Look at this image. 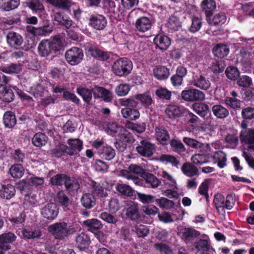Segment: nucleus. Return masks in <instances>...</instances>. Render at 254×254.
<instances>
[{"instance_id": "4", "label": "nucleus", "mask_w": 254, "mask_h": 254, "mask_svg": "<svg viewBox=\"0 0 254 254\" xmlns=\"http://www.w3.org/2000/svg\"><path fill=\"white\" fill-rule=\"evenodd\" d=\"M132 68V64L130 60L127 58H121L114 62L112 70L117 76H124L129 74Z\"/></svg>"}, {"instance_id": "51", "label": "nucleus", "mask_w": 254, "mask_h": 254, "mask_svg": "<svg viewBox=\"0 0 254 254\" xmlns=\"http://www.w3.org/2000/svg\"><path fill=\"white\" fill-rule=\"evenodd\" d=\"M68 178V177L64 174H58L52 177L50 182L53 185H65Z\"/></svg>"}, {"instance_id": "35", "label": "nucleus", "mask_w": 254, "mask_h": 254, "mask_svg": "<svg viewBox=\"0 0 254 254\" xmlns=\"http://www.w3.org/2000/svg\"><path fill=\"white\" fill-rule=\"evenodd\" d=\"M143 178L146 183L152 189H156L161 185V182L152 174L146 173Z\"/></svg>"}, {"instance_id": "50", "label": "nucleus", "mask_w": 254, "mask_h": 254, "mask_svg": "<svg viewBox=\"0 0 254 254\" xmlns=\"http://www.w3.org/2000/svg\"><path fill=\"white\" fill-rule=\"evenodd\" d=\"M21 232L23 238L26 239L38 238L42 235V233L39 229L30 230L25 229Z\"/></svg>"}, {"instance_id": "46", "label": "nucleus", "mask_w": 254, "mask_h": 254, "mask_svg": "<svg viewBox=\"0 0 254 254\" xmlns=\"http://www.w3.org/2000/svg\"><path fill=\"white\" fill-rule=\"evenodd\" d=\"M3 123L6 127H12L16 123L15 115L11 112H6L3 116Z\"/></svg>"}, {"instance_id": "31", "label": "nucleus", "mask_w": 254, "mask_h": 254, "mask_svg": "<svg viewBox=\"0 0 254 254\" xmlns=\"http://www.w3.org/2000/svg\"><path fill=\"white\" fill-rule=\"evenodd\" d=\"M2 1L0 9L5 11L16 8L20 4V0H2Z\"/></svg>"}, {"instance_id": "64", "label": "nucleus", "mask_w": 254, "mask_h": 254, "mask_svg": "<svg viewBox=\"0 0 254 254\" xmlns=\"http://www.w3.org/2000/svg\"><path fill=\"white\" fill-rule=\"evenodd\" d=\"M130 89V86L128 84H121L116 87L115 92L118 96H123L126 95Z\"/></svg>"}, {"instance_id": "12", "label": "nucleus", "mask_w": 254, "mask_h": 254, "mask_svg": "<svg viewBox=\"0 0 254 254\" xmlns=\"http://www.w3.org/2000/svg\"><path fill=\"white\" fill-rule=\"evenodd\" d=\"M155 145L147 140H142L140 144L136 147L137 152L141 156L149 157L153 155Z\"/></svg>"}, {"instance_id": "49", "label": "nucleus", "mask_w": 254, "mask_h": 254, "mask_svg": "<svg viewBox=\"0 0 254 254\" xmlns=\"http://www.w3.org/2000/svg\"><path fill=\"white\" fill-rule=\"evenodd\" d=\"M214 203L216 209L220 213H224V202L225 198L223 195L221 194H217L215 195Z\"/></svg>"}, {"instance_id": "57", "label": "nucleus", "mask_w": 254, "mask_h": 254, "mask_svg": "<svg viewBox=\"0 0 254 254\" xmlns=\"http://www.w3.org/2000/svg\"><path fill=\"white\" fill-rule=\"evenodd\" d=\"M22 69L21 66L20 64H12L8 66H3L1 70L6 73H17L19 72Z\"/></svg>"}, {"instance_id": "23", "label": "nucleus", "mask_w": 254, "mask_h": 254, "mask_svg": "<svg viewBox=\"0 0 254 254\" xmlns=\"http://www.w3.org/2000/svg\"><path fill=\"white\" fill-rule=\"evenodd\" d=\"M53 6L64 10H68L74 4L71 0H45Z\"/></svg>"}, {"instance_id": "44", "label": "nucleus", "mask_w": 254, "mask_h": 254, "mask_svg": "<svg viewBox=\"0 0 254 254\" xmlns=\"http://www.w3.org/2000/svg\"><path fill=\"white\" fill-rule=\"evenodd\" d=\"M200 232L190 227L185 228L182 233V238L185 241H190L191 239L198 237Z\"/></svg>"}, {"instance_id": "8", "label": "nucleus", "mask_w": 254, "mask_h": 254, "mask_svg": "<svg viewBox=\"0 0 254 254\" xmlns=\"http://www.w3.org/2000/svg\"><path fill=\"white\" fill-rule=\"evenodd\" d=\"M85 50L92 57L101 61L107 60L110 57V53L99 49L95 45L90 43L86 45Z\"/></svg>"}, {"instance_id": "62", "label": "nucleus", "mask_w": 254, "mask_h": 254, "mask_svg": "<svg viewBox=\"0 0 254 254\" xmlns=\"http://www.w3.org/2000/svg\"><path fill=\"white\" fill-rule=\"evenodd\" d=\"M77 92L85 102H89L91 101L92 93L90 90L85 88H77Z\"/></svg>"}, {"instance_id": "55", "label": "nucleus", "mask_w": 254, "mask_h": 254, "mask_svg": "<svg viewBox=\"0 0 254 254\" xmlns=\"http://www.w3.org/2000/svg\"><path fill=\"white\" fill-rule=\"evenodd\" d=\"M214 158L218 161L217 165L220 168H223L226 166V155L223 151H219L215 152L214 154Z\"/></svg>"}, {"instance_id": "24", "label": "nucleus", "mask_w": 254, "mask_h": 254, "mask_svg": "<svg viewBox=\"0 0 254 254\" xmlns=\"http://www.w3.org/2000/svg\"><path fill=\"white\" fill-rule=\"evenodd\" d=\"M7 42L12 47L20 46L23 42V38L20 35L14 32H9L6 36Z\"/></svg>"}, {"instance_id": "9", "label": "nucleus", "mask_w": 254, "mask_h": 254, "mask_svg": "<svg viewBox=\"0 0 254 254\" xmlns=\"http://www.w3.org/2000/svg\"><path fill=\"white\" fill-rule=\"evenodd\" d=\"M124 208L127 217L132 220H136L139 217V213L137 203L132 201H126Z\"/></svg>"}, {"instance_id": "21", "label": "nucleus", "mask_w": 254, "mask_h": 254, "mask_svg": "<svg viewBox=\"0 0 254 254\" xmlns=\"http://www.w3.org/2000/svg\"><path fill=\"white\" fill-rule=\"evenodd\" d=\"M154 42L157 47L161 50H166L171 44L170 38L167 36L160 34L156 35Z\"/></svg>"}, {"instance_id": "10", "label": "nucleus", "mask_w": 254, "mask_h": 254, "mask_svg": "<svg viewBox=\"0 0 254 254\" xmlns=\"http://www.w3.org/2000/svg\"><path fill=\"white\" fill-rule=\"evenodd\" d=\"M89 24L96 30H103L107 25L106 17L102 14H93L89 18Z\"/></svg>"}, {"instance_id": "14", "label": "nucleus", "mask_w": 254, "mask_h": 254, "mask_svg": "<svg viewBox=\"0 0 254 254\" xmlns=\"http://www.w3.org/2000/svg\"><path fill=\"white\" fill-rule=\"evenodd\" d=\"M66 154L70 156L77 154L82 149V141L78 139H69L67 141Z\"/></svg>"}, {"instance_id": "53", "label": "nucleus", "mask_w": 254, "mask_h": 254, "mask_svg": "<svg viewBox=\"0 0 254 254\" xmlns=\"http://www.w3.org/2000/svg\"><path fill=\"white\" fill-rule=\"evenodd\" d=\"M47 140V136L43 133H37L32 138L33 144L37 147L44 145Z\"/></svg>"}, {"instance_id": "18", "label": "nucleus", "mask_w": 254, "mask_h": 254, "mask_svg": "<svg viewBox=\"0 0 254 254\" xmlns=\"http://www.w3.org/2000/svg\"><path fill=\"white\" fill-rule=\"evenodd\" d=\"M193 85L202 90H207L211 85L209 80L202 75H196L193 77Z\"/></svg>"}, {"instance_id": "22", "label": "nucleus", "mask_w": 254, "mask_h": 254, "mask_svg": "<svg viewBox=\"0 0 254 254\" xmlns=\"http://www.w3.org/2000/svg\"><path fill=\"white\" fill-rule=\"evenodd\" d=\"M151 22L147 17H141L138 18L135 22L136 29L141 32L147 31L151 28Z\"/></svg>"}, {"instance_id": "60", "label": "nucleus", "mask_w": 254, "mask_h": 254, "mask_svg": "<svg viewBox=\"0 0 254 254\" xmlns=\"http://www.w3.org/2000/svg\"><path fill=\"white\" fill-rule=\"evenodd\" d=\"M99 217L103 221L109 224H115L118 222V219L117 216L106 212L101 213Z\"/></svg>"}, {"instance_id": "30", "label": "nucleus", "mask_w": 254, "mask_h": 254, "mask_svg": "<svg viewBox=\"0 0 254 254\" xmlns=\"http://www.w3.org/2000/svg\"><path fill=\"white\" fill-rule=\"evenodd\" d=\"M192 110L198 115L205 117L209 113L208 106L203 103H195L192 106Z\"/></svg>"}, {"instance_id": "37", "label": "nucleus", "mask_w": 254, "mask_h": 254, "mask_svg": "<svg viewBox=\"0 0 254 254\" xmlns=\"http://www.w3.org/2000/svg\"><path fill=\"white\" fill-rule=\"evenodd\" d=\"M201 7L205 12L206 17L211 14L216 8V3L214 0H203L201 3Z\"/></svg>"}, {"instance_id": "52", "label": "nucleus", "mask_w": 254, "mask_h": 254, "mask_svg": "<svg viewBox=\"0 0 254 254\" xmlns=\"http://www.w3.org/2000/svg\"><path fill=\"white\" fill-rule=\"evenodd\" d=\"M135 95L128 98H122L119 100V104L125 107L129 108H135L136 107L138 102L135 100Z\"/></svg>"}, {"instance_id": "32", "label": "nucleus", "mask_w": 254, "mask_h": 254, "mask_svg": "<svg viewBox=\"0 0 254 254\" xmlns=\"http://www.w3.org/2000/svg\"><path fill=\"white\" fill-rule=\"evenodd\" d=\"M213 53L216 57L222 58L228 55L229 48L226 45L218 44L214 47Z\"/></svg>"}, {"instance_id": "15", "label": "nucleus", "mask_w": 254, "mask_h": 254, "mask_svg": "<svg viewBox=\"0 0 254 254\" xmlns=\"http://www.w3.org/2000/svg\"><path fill=\"white\" fill-rule=\"evenodd\" d=\"M183 140L189 146L195 149L199 148L202 152H206L210 150V146L207 143H202L194 139L187 137H184Z\"/></svg>"}, {"instance_id": "59", "label": "nucleus", "mask_w": 254, "mask_h": 254, "mask_svg": "<svg viewBox=\"0 0 254 254\" xmlns=\"http://www.w3.org/2000/svg\"><path fill=\"white\" fill-rule=\"evenodd\" d=\"M225 73L228 78L233 80L237 79L240 74L238 69L233 66H228L225 70Z\"/></svg>"}, {"instance_id": "47", "label": "nucleus", "mask_w": 254, "mask_h": 254, "mask_svg": "<svg viewBox=\"0 0 254 254\" xmlns=\"http://www.w3.org/2000/svg\"><path fill=\"white\" fill-rule=\"evenodd\" d=\"M26 6L29 7L32 10L35 11H42L45 10L44 6L39 0H31L24 2Z\"/></svg>"}, {"instance_id": "56", "label": "nucleus", "mask_w": 254, "mask_h": 254, "mask_svg": "<svg viewBox=\"0 0 254 254\" xmlns=\"http://www.w3.org/2000/svg\"><path fill=\"white\" fill-rule=\"evenodd\" d=\"M135 98L145 106H149L152 103L151 96L147 93L135 95Z\"/></svg>"}, {"instance_id": "7", "label": "nucleus", "mask_w": 254, "mask_h": 254, "mask_svg": "<svg viewBox=\"0 0 254 254\" xmlns=\"http://www.w3.org/2000/svg\"><path fill=\"white\" fill-rule=\"evenodd\" d=\"M182 98L186 101H201L205 99L204 93L195 88L184 90L181 93Z\"/></svg>"}, {"instance_id": "17", "label": "nucleus", "mask_w": 254, "mask_h": 254, "mask_svg": "<svg viewBox=\"0 0 254 254\" xmlns=\"http://www.w3.org/2000/svg\"><path fill=\"white\" fill-rule=\"evenodd\" d=\"M155 137L160 144L166 145L168 143L170 135L164 127H157L155 129Z\"/></svg>"}, {"instance_id": "13", "label": "nucleus", "mask_w": 254, "mask_h": 254, "mask_svg": "<svg viewBox=\"0 0 254 254\" xmlns=\"http://www.w3.org/2000/svg\"><path fill=\"white\" fill-rule=\"evenodd\" d=\"M16 236L11 232L0 235V250L6 251L11 248L10 243L16 240Z\"/></svg>"}, {"instance_id": "61", "label": "nucleus", "mask_w": 254, "mask_h": 254, "mask_svg": "<svg viewBox=\"0 0 254 254\" xmlns=\"http://www.w3.org/2000/svg\"><path fill=\"white\" fill-rule=\"evenodd\" d=\"M134 231L138 237H144L149 233L147 226L144 225H136L134 227Z\"/></svg>"}, {"instance_id": "1", "label": "nucleus", "mask_w": 254, "mask_h": 254, "mask_svg": "<svg viewBox=\"0 0 254 254\" xmlns=\"http://www.w3.org/2000/svg\"><path fill=\"white\" fill-rule=\"evenodd\" d=\"M62 48V39L55 37L52 40H43L39 44L38 50L41 57H46Z\"/></svg>"}, {"instance_id": "36", "label": "nucleus", "mask_w": 254, "mask_h": 254, "mask_svg": "<svg viewBox=\"0 0 254 254\" xmlns=\"http://www.w3.org/2000/svg\"><path fill=\"white\" fill-rule=\"evenodd\" d=\"M182 113V109L177 105H169L165 109L166 115L169 118H175L181 116Z\"/></svg>"}, {"instance_id": "40", "label": "nucleus", "mask_w": 254, "mask_h": 254, "mask_svg": "<svg viewBox=\"0 0 254 254\" xmlns=\"http://www.w3.org/2000/svg\"><path fill=\"white\" fill-rule=\"evenodd\" d=\"M92 193L99 197H105L108 195L107 190L104 189L100 184H97L95 182L91 183Z\"/></svg>"}, {"instance_id": "28", "label": "nucleus", "mask_w": 254, "mask_h": 254, "mask_svg": "<svg viewBox=\"0 0 254 254\" xmlns=\"http://www.w3.org/2000/svg\"><path fill=\"white\" fill-rule=\"evenodd\" d=\"M213 115L218 119H224L228 116L229 113L227 109L220 104H216L212 107Z\"/></svg>"}, {"instance_id": "11", "label": "nucleus", "mask_w": 254, "mask_h": 254, "mask_svg": "<svg viewBox=\"0 0 254 254\" xmlns=\"http://www.w3.org/2000/svg\"><path fill=\"white\" fill-rule=\"evenodd\" d=\"M59 213V209L55 203H49L46 204L41 210V214L49 220H54Z\"/></svg>"}, {"instance_id": "54", "label": "nucleus", "mask_w": 254, "mask_h": 254, "mask_svg": "<svg viewBox=\"0 0 254 254\" xmlns=\"http://www.w3.org/2000/svg\"><path fill=\"white\" fill-rule=\"evenodd\" d=\"M156 202L160 208L166 209H170L174 206V202L172 200L164 197L156 199Z\"/></svg>"}, {"instance_id": "34", "label": "nucleus", "mask_w": 254, "mask_h": 254, "mask_svg": "<svg viewBox=\"0 0 254 254\" xmlns=\"http://www.w3.org/2000/svg\"><path fill=\"white\" fill-rule=\"evenodd\" d=\"M100 155L102 158L107 160H111L115 157L116 152L111 146L106 145L101 149Z\"/></svg>"}, {"instance_id": "27", "label": "nucleus", "mask_w": 254, "mask_h": 254, "mask_svg": "<svg viewBox=\"0 0 254 254\" xmlns=\"http://www.w3.org/2000/svg\"><path fill=\"white\" fill-rule=\"evenodd\" d=\"M157 160L164 164H170L177 168L180 164L179 160L175 156L169 154L161 155Z\"/></svg>"}, {"instance_id": "6", "label": "nucleus", "mask_w": 254, "mask_h": 254, "mask_svg": "<svg viewBox=\"0 0 254 254\" xmlns=\"http://www.w3.org/2000/svg\"><path fill=\"white\" fill-rule=\"evenodd\" d=\"M67 62L72 65L78 64L83 59V53L82 50L77 47H72L68 50L65 54Z\"/></svg>"}, {"instance_id": "42", "label": "nucleus", "mask_w": 254, "mask_h": 254, "mask_svg": "<svg viewBox=\"0 0 254 254\" xmlns=\"http://www.w3.org/2000/svg\"><path fill=\"white\" fill-rule=\"evenodd\" d=\"M183 173L188 177H191L197 174L198 170L190 163H186L182 167Z\"/></svg>"}, {"instance_id": "29", "label": "nucleus", "mask_w": 254, "mask_h": 254, "mask_svg": "<svg viewBox=\"0 0 254 254\" xmlns=\"http://www.w3.org/2000/svg\"><path fill=\"white\" fill-rule=\"evenodd\" d=\"M15 190L14 186L10 184L3 185L0 190V196L3 198L9 199L15 195Z\"/></svg>"}, {"instance_id": "3", "label": "nucleus", "mask_w": 254, "mask_h": 254, "mask_svg": "<svg viewBox=\"0 0 254 254\" xmlns=\"http://www.w3.org/2000/svg\"><path fill=\"white\" fill-rule=\"evenodd\" d=\"M103 128L105 132L110 135L118 136L124 141H128L129 140V133L128 131L114 122L104 123Z\"/></svg>"}, {"instance_id": "25", "label": "nucleus", "mask_w": 254, "mask_h": 254, "mask_svg": "<svg viewBox=\"0 0 254 254\" xmlns=\"http://www.w3.org/2000/svg\"><path fill=\"white\" fill-rule=\"evenodd\" d=\"M75 243L79 249L85 250L88 247L90 244V238L87 234L82 233L76 236Z\"/></svg>"}, {"instance_id": "16", "label": "nucleus", "mask_w": 254, "mask_h": 254, "mask_svg": "<svg viewBox=\"0 0 254 254\" xmlns=\"http://www.w3.org/2000/svg\"><path fill=\"white\" fill-rule=\"evenodd\" d=\"M93 93L95 97L101 98L107 102L111 101L113 97L112 92L101 87H95L93 89Z\"/></svg>"}, {"instance_id": "48", "label": "nucleus", "mask_w": 254, "mask_h": 254, "mask_svg": "<svg viewBox=\"0 0 254 254\" xmlns=\"http://www.w3.org/2000/svg\"><path fill=\"white\" fill-rule=\"evenodd\" d=\"M116 188L117 190L122 195L130 196L133 194L132 189L127 185L124 184H117Z\"/></svg>"}, {"instance_id": "41", "label": "nucleus", "mask_w": 254, "mask_h": 254, "mask_svg": "<svg viewBox=\"0 0 254 254\" xmlns=\"http://www.w3.org/2000/svg\"><path fill=\"white\" fill-rule=\"evenodd\" d=\"M83 224L88 227V230L90 231L100 229L103 226L101 221L96 219L85 220L83 222Z\"/></svg>"}, {"instance_id": "26", "label": "nucleus", "mask_w": 254, "mask_h": 254, "mask_svg": "<svg viewBox=\"0 0 254 254\" xmlns=\"http://www.w3.org/2000/svg\"><path fill=\"white\" fill-rule=\"evenodd\" d=\"M240 139L242 142L249 144H253L254 143V129L248 128L242 130L240 133Z\"/></svg>"}, {"instance_id": "33", "label": "nucleus", "mask_w": 254, "mask_h": 254, "mask_svg": "<svg viewBox=\"0 0 254 254\" xmlns=\"http://www.w3.org/2000/svg\"><path fill=\"white\" fill-rule=\"evenodd\" d=\"M121 113L125 118L130 120H136L139 118L140 114L137 109L126 108L121 110Z\"/></svg>"}, {"instance_id": "63", "label": "nucleus", "mask_w": 254, "mask_h": 254, "mask_svg": "<svg viewBox=\"0 0 254 254\" xmlns=\"http://www.w3.org/2000/svg\"><path fill=\"white\" fill-rule=\"evenodd\" d=\"M202 26L201 19L196 16H193L191 18V24L190 28V31L191 32L194 33L197 32Z\"/></svg>"}, {"instance_id": "2", "label": "nucleus", "mask_w": 254, "mask_h": 254, "mask_svg": "<svg viewBox=\"0 0 254 254\" xmlns=\"http://www.w3.org/2000/svg\"><path fill=\"white\" fill-rule=\"evenodd\" d=\"M48 230L57 239L63 240L75 231L72 226L65 222L55 223L48 227Z\"/></svg>"}, {"instance_id": "39", "label": "nucleus", "mask_w": 254, "mask_h": 254, "mask_svg": "<svg viewBox=\"0 0 254 254\" xmlns=\"http://www.w3.org/2000/svg\"><path fill=\"white\" fill-rule=\"evenodd\" d=\"M166 25L169 31L174 32L179 29L181 26V23L177 17L172 16L168 20Z\"/></svg>"}, {"instance_id": "19", "label": "nucleus", "mask_w": 254, "mask_h": 254, "mask_svg": "<svg viewBox=\"0 0 254 254\" xmlns=\"http://www.w3.org/2000/svg\"><path fill=\"white\" fill-rule=\"evenodd\" d=\"M53 19L61 25L69 28L72 24V21L68 17H65L62 13L53 11L51 14Z\"/></svg>"}, {"instance_id": "58", "label": "nucleus", "mask_w": 254, "mask_h": 254, "mask_svg": "<svg viewBox=\"0 0 254 254\" xmlns=\"http://www.w3.org/2000/svg\"><path fill=\"white\" fill-rule=\"evenodd\" d=\"M65 187L69 192L74 193L79 189V184L77 182L72 181L68 178L65 184Z\"/></svg>"}, {"instance_id": "45", "label": "nucleus", "mask_w": 254, "mask_h": 254, "mask_svg": "<svg viewBox=\"0 0 254 254\" xmlns=\"http://www.w3.org/2000/svg\"><path fill=\"white\" fill-rule=\"evenodd\" d=\"M154 76L159 80L167 79L169 76V72L168 68L163 66L156 67L154 69Z\"/></svg>"}, {"instance_id": "38", "label": "nucleus", "mask_w": 254, "mask_h": 254, "mask_svg": "<svg viewBox=\"0 0 254 254\" xmlns=\"http://www.w3.org/2000/svg\"><path fill=\"white\" fill-rule=\"evenodd\" d=\"M96 200L93 194L86 193L84 194L81 199L82 205L87 208H91L95 205Z\"/></svg>"}, {"instance_id": "43", "label": "nucleus", "mask_w": 254, "mask_h": 254, "mask_svg": "<svg viewBox=\"0 0 254 254\" xmlns=\"http://www.w3.org/2000/svg\"><path fill=\"white\" fill-rule=\"evenodd\" d=\"M9 173L13 178L19 179L24 175V169L20 164H14L10 167Z\"/></svg>"}, {"instance_id": "5", "label": "nucleus", "mask_w": 254, "mask_h": 254, "mask_svg": "<svg viewBox=\"0 0 254 254\" xmlns=\"http://www.w3.org/2000/svg\"><path fill=\"white\" fill-rule=\"evenodd\" d=\"M133 174L140 175L142 177L144 176V169L139 166L136 164H131L128 167V170H122L121 171L122 176L125 177L127 179H131L134 181V182L137 185L140 184V180Z\"/></svg>"}, {"instance_id": "20", "label": "nucleus", "mask_w": 254, "mask_h": 254, "mask_svg": "<svg viewBox=\"0 0 254 254\" xmlns=\"http://www.w3.org/2000/svg\"><path fill=\"white\" fill-rule=\"evenodd\" d=\"M206 19L211 26H220L224 24L226 21V16L224 13L220 12L213 15L207 16Z\"/></svg>"}]
</instances>
